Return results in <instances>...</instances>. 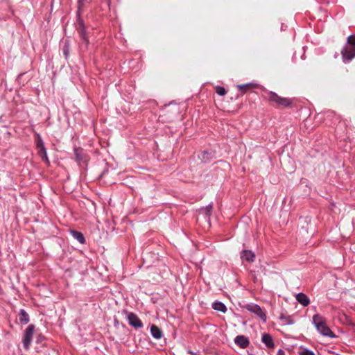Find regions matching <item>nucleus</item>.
<instances>
[{
    "label": "nucleus",
    "instance_id": "obj_23",
    "mask_svg": "<svg viewBox=\"0 0 355 355\" xmlns=\"http://www.w3.org/2000/svg\"><path fill=\"white\" fill-rule=\"evenodd\" d=\"M347 43L349 46H355V35H350L347 38Z\"/></svg>",
    "mask_w": 355,
    "mask_h": 355
},
{
    "label": "nucleus",
    "instance_id": "obj_15",
    "mask_svg": "<svg viewBox=\"0 0 355 355\" xmlns=\"http://www.w3.org/2000/svg\"><path fill=\"white\" fill-rule=\"evenodd\" d=\"M212 308L214 310L220 311L222 313H225L227 311V308L225 305L221 302H216L212 304Z\"/></svg>",
    "mask_w": 355,
    "mask_h": 355
},
{
    "label": "nucleus",
    "instance_id": "obj_25",
    "mask_svg": "<svg viewBox=\"0 0 355 355\" xmlns=\"http://www.w3.org/2000/svg\"><path fill=\"white\" fill-rule=\"evenodd\" d=\"M238 87L241 89V90H243L244 92L250 87V84H246V85H239Z\"/></svg>",
    "mask_w": 355,
    "mask_h": 355
},
{
    "label": "nucleus",
    "instance_id": "obj_12",
    "mask_svg": "<svg viewBox=\"0 0 355 355\" xmlns=\"http://www.w3.org/2000/svg\"><path fill=\"white\" fill-rule=\"evenodd\" d=\"M78 25H79V26L78 28V33H80V37H81L83 41L85 42V45H87L88 40H87V38L86 37L85 28V26L83 24V21L80 20L79 21V24Z\"/></svg>",
    "mask_w": 355,
    "mask_h": 355
},
{
    "label": "nucleus",
    "instance_id": "obj_5",
    "mask_svg": "<svg viewBox=\"0 0 355 355\" xmlns=\"http://www.w3.org/2000/svg\"><path fill=\"white\" fill-rule=\"evenodd\" d=\"M246 309L249 311H250L252 313H254V314L258 315L261 320H263V322H266V315L263 311V310L261 309V308L259 305H257V304H248L247 306H246Z\"/></svg>",
    "mask_w": 355,
    "mask_h": 355
},
{
    "label": "nucleus",
    "instance_id": "obj_20",
    "mask_svg": "<svg viewBox=\"0 0 355 355\" xmlns=\"http://www.w3.org/2000/svg\"><path fill=\"white\" fill-rule=\"evenodd\" d=\"M211 157L212 155L211 153L207 151H204L201 153L200 158L202 162H207L211 158Z\"/></svg>",
    "mask_w": 355,
    "mask_h": 355
},
{
    "label": "nucleus",
    "instance_id": "obj_16",
    "mask_svg": "<svg viewBox=\"0 0 355 355\" xmlns=\"http://www.w3.org/2000/svg\"><path fill=\"white\" fill-rule=\"evenodd\" d=\"M71 233L73 238H75L79 243L82 244L85 243V239L83 234L81 232L73 230L71 231Z\"/></svg>",
    "mask_w": 355,
    "mask_h": 355
},
{
    "label": "nucleus",
    "instance_id": "obj_21",
    "mask_svg": "<svg viewBox=\"0 0 355 355\" xmlns=\"http://www.w3.org/2000/svg\"><path fill=\"white\" fill-rule=\"evenodd\" d=\"M299 354L300 355H315V353L313 351L307 349H305V348L302 349L299 352Z\"/></svg>",
    "mask_w": 355,
    "mask_h": 355
},
{
    "label": "nucleus",
    "instance_id": "obj_17",
    "mask_svg": "<svg viewBox=\"0 0 355 355\" xmlns=\"http://www.w3.org/2000/svg\"><path fill=\"white\" fill-rule=\"evenodd\" d=\"M37 153L42 160H44L46 164H49L46 148L37 150Z\"/></svg>",
    "mask_w": 355,
    "mask_h": 355
},
{
    "label": "nucleus",
    "instance_id": "obj_9",
    "mask_svg": "<svg viewBox=\"0 0 355 355\" xmlns=\"http://www.w3.org/2000/svg\"><path fill=\"white\" fill-rule=\"evenodd\" d=\"M241 258L246 261L252 262L254 259V254L250 250H243L241 253Z\"/></svg>",
    "mask_w": 355,
    "mask_h": 355
},
{
    "label": "nucleus",
    "instance_id": "obj_10",
    "mask_svg": "<svg viewBox=\"0 0 355 355\" xmlns=\"http://www.w3.org/2000/svg\"><path fill=\"white\" fill-rule=\"evenodd\" d=\"M261 341L269 348L275 347V343L272 336L268 334H263L261 337Z\"/></svg>",
    "mask_w": 355,
    "mask_h": 355
},
{
    "label": "nucleus",
    "instance_id": "obj_19",
    "mask_svg": "<svg viewBox=\"0 0 355 355\" xmlns=\"http://www.w3.org/2000/svg\"><path fill=\"white\" fill-rule=\"evenodd\" d=\"M212 205L209 204V205L206 206L205 207H202L200 209V211L202 214H204L206 215V216L209 217L212 211Z\"/></svg>",
    "mask_w": 355,
    "mask_h": 355
},
{
    "label": "nucleus",
    "instance_id": "obj_18",
    "mask_svg": "<svg viewBox=\"0 0 355 355\" xmlns=\"http://www.w3.org/2000/svg\"><path fill=\"white\" fill-rule=\"evenodd\" d=\"M36 135H37V141H36L37 149L40 150L41 148H45L44 144V141H43L41 136L38 133H37Z\"/></svg>",
    "mask_w": 355,
    "mask_h": 355
},
{
    "label": "nucleus",
    "instance_id": "obj_6",
    "mask_svg": "<svg viewBox=\"0 0 355 355\" xmlns=\"http://www.w3.org/2000/svg\"><path fill=\"white\" fill-rule=\"evenodd\" d=\"M127 319L130 326L135 329H139L143 327V323L138 316L134 313H128L127 315Z\"/></svg>",
    "mask_w": 355,
    "mask_h": 355
},
{
    "label": "nucleus",
    "instance_id": "obj_27",
    "mask_svg": "<svg viewBox=\"0 0 355 355\" xmlns=\"http://www.w3.org/2000/svg\"><path fill=\"white\" fill-rule=\"evenodd\" d=\"M248 355H253L252 354H249Z\"/></svg>",
    "mask_w": 355,
    "mask_h": 355
},
{
    "label": "nucleus",
    "instance_id": "obj_8",
    "mask_svg": "<svg viewBox=\"0 0 355 355\" xmlns=\"http://www.w3.org/2000/svg\"><path fill=\"white\" fill-rule=\"evenodd\" d=\"M234 342L243 349L246 348L250 343L248 339L244 336H237L234 339Z\"/></svg>",
    "mask_w": 355,
    "mask_h": 355
},
{
    "label": "nucleus",
    "instance_id": "obj_24",
    "mask_svg": "<svg viewBox=\"0 0 355 355\" xmlns=\"http://www.w3.org/2000/svg\"><path fill=\"white\" fill-rule=\"evenodd\" d=\"M69 45L65 44L64 46V49H63V53H64V55H65L66 58H67V57L69 55Z\"/></svg>",
    "mask_w": 355,
    "mask_h": 355
},
{
    "label": "nucleus",
    "instance_id": "obj_4",
    "mask_svg": "<svg viewBox=\"0 0 355 355\" xmlns=\"http://www.w3.org/2000/svg\"><path fill=\"white\" fill-rule=\"evenodd\" d=\"M34 329L35 326L33 324H30L24 332L23 346L25 349H28L29 348L30 344L32 341Z\"/></svg>",
    "mask_w": 355,
    "mask_h": 355
},
{
    "label": "nucleus",
    "instance_id": "obj_1",
    "mask_svg": "<svg viewBox=\"0 0 355 355\" xmlns=\"http://www.w3.org/2000/svg\"><path fill=\"white\" fill-rule=\"evenodd\" d=\"M312 323L317 331L323 336L334 338V333L327 327L326 319L320 314H315L313 316Z\"/></svg>",
    "mask_w": 355,
    "mask_h": 355
},
{
    "label": "nucleus",
    "instance_id": "obj_14",
    "mask_svg": "<svg viewBox=\"0 0 355 355\" xmlns=\"http://www.w3.org/2000/svg\"><path fill=\"white\" fill-rule=\"evenodd\" d=\"M19 320L21 324H26L29 322V315L24 309H21L19 313Z\"/></svg>",
    "mask_w": 355,
    "mask_h": 355
},
{
    "label": "nucleus",
    "instance_id": "obj_2",
    "mask_svg": "<svg viewBox=\"0 0 355 355\" xmlns=\"http://www.w3.org/2000/svg\"><path fill=\"white\" fill-rule=\"evenodd\" d=\"M268 99L269 101L275 103L277 105H282L284 107H288L291 103L290 99L279 96L277 94L272 92L268 94Z\"/></svg>",
    "mask_w": 355,
    "mask_h": 355
},
{
    "label": "nucleus",
    "instance_id": "obj_3",
    "mask_svg": "<svg viewBox=\"0 0 355 355\" xmlns=\"http://www.w3.org/2000/svg\"><path fill=\"white\" fill-rule=\"evenodd\" d=\"M74 153L76 155V160L79 165H87L89 160V155L83 148H76L74 149Z\"/></svg>",
    "mask_w": 355,
    "mask_h": 355
},
{
    "label": "nucleus",
    "instance_id": "obj_13",
    "mask_svg": "<svg viewBox=\"0 0 355 355\" xmlns=\"http://www.w3.org/2000/svg\"><path fill=\"white\" fill-rule=\"evenodd\" d=\"M150 332L153 338L159 339L162 337V330L156 325H152L150 327Z\"/></svg>",
    "mask_w": 355,
    "mask_h": 355
},
{
    "label": "nucleus",
    "instance_id": "obj_7",
    "mask_svg": "<svg viewBox=\"0 0 355 355\" xmlns=\"http://www.w3.org/2000/svg\"><path fill=\"white\" fill-rule=\"evenodd\" d=\"M342 56L344 61H350L355 57V46H349L345 47L342 51Z\"/></svg>",
    "mask_w": 355,
    "mask_h": 355
},
{
    "label": "nucleus",
    "instance_id": "obj_11",
    "mask_svg": "<svg viewBox=\"0 0 355 355\" xmlns=\"http://www.w3.org/2000/svg\"><path fill=\"white\" fill-rule=\"evenodd\" d=\"M296 300L300 304H301L304 306H308L310 303L309 298L306 295H305L303 293H300L297 294Z\"/></svg>",
    "mask_w": 355,
    "mask_h": 355
},
{
    "label": "nucleus",
    "instance_id": "obj_26",
    "mask_svg": "<svg viewBox=\"0 0 355 355\" xmlns=\"http://www.w3.org/2000/svg\"><path fill=\"white\" fill-rule=\"evenodd\" d=\"M277 355H286L285 352L279 349L277 353Z\"/></svg>",
    "mask_w": 355,
    "mask_h": 355
},
{
    "label": "nucleus",
    "instance_id": "obj_22",
    "mask_svg": "<svg viewBox=\"0 0 355 355\" xmlns=\"http://www.w3.org/2000/svg\"><path fill=\"white\" fill-rule=\"evenodd\" d=\"M216 93L220 96H224L226 94V90L223 87L217 86L216 87Z\"/></svg>",
    "mask_w": 355,
    "mask_h": 355
}]
</instances>
